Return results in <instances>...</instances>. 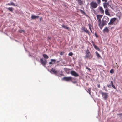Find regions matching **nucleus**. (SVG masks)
<instances>
[{
  "label": "nucleus",
  "instance_id": "nucleus-14",
  "mask_svg": "<svg viewBox=\"0 0 122 122\" xmlns=\"http://www.w3.org/2000/svg\"><path fill=\"white\" fill-rule=\"evenodd\" d=\"M99 9L101 14H103L104 13V11L102 8V7H100Z\"/></svg>",
  "mask_w": 122,
  "mask_h": 122
},
{
  "label": "nucleus",
  "instance_id": "nucleus-36",
  "mask_svg": "<svg viewBox=\"0 0 122 122\" xmlns=\"http://www.w3.org/2000/svg\"><path fill=\"white\" fill-rule=\"evenodd\" d=\"M95 35L96 37H98V36L96 33H95Z\"/></svg>",
  "mask_w": 122,
  "mask_h": 122
},
{
  "label": "nucleus",
  "instance_id": "nucleus-2",
  "mask_svg": "<svg viewBox=\"0 0 122 122\" xmlns=\"http://www.w3.org/2000/svg\"><path fill=\"white\" fill-rule=\"evenodd\" d=\"M86 55L85 58H88L89 59H91L93 57V56L91 54L89 50L87 49L86 51Z\"/></svg>",
  "mask_w": 122,
  "mask_h": 122
},
{
  "label": "nucleus",
  "instance_id": "nucleus-6",
  "mask_svg": "<svg viewBox=\"0 0 122 122\" xmlns=\"http://www.w3.org/2000/svg\"><path fill=\"white\" fill-rule=\"evenodd\" d=\"M117 19V18H116L111 19L110 22L108 23V25H113L114 22Z\"/></svg>",
  "mask_w": 122,
  "mask_h": 122
},
{
  "label": "nucleus",
  "instance_id": "nucleus-33",
  "mask_svg": "<svg viewBox=\"0 0 122 122\" xmlns=\"http://www.w3.org/2000/svg\"><path fill=\"white\" fill-rule=\"evenodd\" d=\"M64 52H60V54L61 55H62L64 54Z\"/></svg>",
  "mask_w": 122,
  "mask_h": 122
},
{
  "label": "nucleus",
  "instance_id": "nucleus-13",
  "mask_svg": "<svg viewBox=\"0 0 122 122\" xmlns=\"http://www.w3.org/2000/svg\"><path fill=\"white\" fill-rule=\"evenodd\" d=\"M79 5H82L83 3V1L82 0H76Z\"/></svg>",
  "mask_w": 122,
  "mask_h": 122
},
{
  "label": "nucleus",
  "instance_id": "nucleus-31",
  "mask_svg": "<svg viewBox=\"0 0 122 122\" xmlns=\"http://www.w3.org/2000/svg\"><path fill=\"white\" fill-rule=\"evenodd\" d=\"M103 2H107V1L108 0H102Z\"/></svg>",
  "mask_w": 122,
  "mask_h": 122
},
{
  "label": "nucleus",
  "instance_id": "nucleus-18",
  "mask_svg": "<svg viewBox=\"0 0 122 122\" xmlns=\"http://www.w3.org/2000/svg\"><path fill=\"white\" fill-rule=\"evenodd\" d=\"M51 72H53L54 74H56L57 73L56 71L53 68H52L51 69Z\"/></svg>",
  "mask_w": 122,
  "mask_h": 122
},
{
  "label": "nucleus",
  "instance_id": "nucleus-7",
  "mask_svg": "<svg viewBox=\"0 0 122 122\" xmlns=\"http://www.w3.org/2000/svg\"><path fill=\"white\" fill-rule=\"evenodd\" d=\"M40 60L41 62V64L43 66H45L46 65L47 62L46 60H44L43 58H41L40 59Z\"/></svg>",
  "mask_w": 122,
  "mask_h": 122
},
{
  "label": "nucleus",
  "instance_id": "nucleus-30",
  "mask_svg": "<svg viewBox=\"0 0 122 122\" xmlns=\"http://www.w3.org/2000/svg\"><path fill=\"white\" fill-rule=\"evenodd\" d=\"M117 115L119 116L120 117L122 116V113L120 114H117Z\"/></svg>",
  "mask_w": 122,
  "mask_h": 122
},
{
  "label": "nucleus",
  "instance_id": "nucleus-39",
  "mask_svg": "<svg viewBox=\"0 0 122 122\" xmlns=\"http://www.w3.org/2000/svg\"><path fill=\"white\" fill-rule=\"evenodd\" d=\"M97 86L99 88H100V84H98L97 85Z\"/></svg>",
  "mask_w": 122,
  "mask_h": 122
},
{
  "label": "nucleus",
  "instance_id": "nucleus-3",
  "mask_svg": "<svg viewBox=\"0 0 122 122\" xmlns=\"http://www.w3.org/2000/svg\"><path fill=\"white\" fill-rule=\"evenodd\" d=\"M90 8L93 10L97 7L98 5L97 3L96 2L92 1L90 3Z\"/></svg>",
  "mask_w": 122,
  "mask_h": 122
},
{
  "label": "nucleus",
  "instance_id": "nucleus-37",
  "mask_svg": "<svg viewBox=\"0 0 122 122\" xmlns=\"http://www.w3.org/2000/svg\"><path fill=\"white\" fill-rule=\"evenodd\" d=\"M111 85H107V86L108 87H110L111 86Z\"/></svg>",
  "mask_w": 122,
  "mask_h": 122
},
{
  "label": "nucleus",
  "instance_id": "nucleus-5",
  "mask_svg": "<svg viewBox=\"0 0 122 122\" xmlns=\"http://www.w3.org/2000/svg\"><path fill=\"white\" fill-rule=\"evenodd\" d=\"M101 94L102 95L103 98L104 99L106 100L108 98V93H104L102 92H101Z\"/></svg>",
  "mask_w": 122,
  "mask_h": 122
},
{
  "label": "nucleus",
  "instance_id": "nucleus-42",
  "mask_svg": "<svg viewBox=\"0 0 122 122\" xmlns=\"http://www.w3.org/2000/svg\"><path fill=\"white\" fill-rule=\"evenodd\" d=\"M90 30V31H91V32L92 33H93V32H92V29H91V30Z\"/></svg>",
  "mask_w": 122,
  "mask_h": 122
},
{
  "label": "nucleus",
  "instance_id": "nucleus-15",
  "mask_svg": "<svg viewBox=\"0 0 122 122\" xmlns=\"http://www.w3.org/2000/svg\"><path fill=\"white\" fill-rule=\"evenodd\" d=\"M6 5H12L13 6H15V4L13 3V2H11L10 3H8L6 4Z\"/></svg>",
  "mask_w": 122,
  "mask_h": 122
},
{
  "label": "nucleus",
  "instance_id": "nucleus-43",
  "mask_svg": "<svg viewBox=\"0 0 122 122\" xmlns=\"http://www.w3.org/2000/svg\"><path fill=\"white\" fill-rule=\"evenodd\" d=\"M60 75L61 76H63V74H60Z\"/></svg>",
  "mask_w": 122,
  "mask_h": 122
},
{
  "label": "nucleus",
  "instance_id": "nucleus-28",
  "mask_svg": "<svg viewBox=\"0 0 122 122\" xmlns=\"http://www.w3.org/2000/svg\"><path fill=\"white\" fill-rule=\"evenodd\" d=\"M97 3L98 4H99L101 3V0H96Z\"/></svg>",
  "mask_w": 122,
  "mask_h": 122
},
{
  "label": "nucleus",
  "instance_id": "nucleus-29",
  "mask_svg": "<svg viewBox=\"0 0 122 122\" xmlns=\"http://www.w3.org/2000/svg\"><path fill=\"white\" fill-rule=\"evenodd\" d=\"M73 54L72 52H71L69 53L68 54V55L70 56H71L73 55Z\"/></svg>",
  "mask_w": 122,
  "mask_h": 122
},
{
  "label": "nucleus",
  "instance_id": "nucleus-8",
  "mask_svg": "<svg viewBox=\"0 0 122 122\" xmlns=\"http://www.w3.org/2000/svg\"><path fill=\"white\" fill-rule=\"evenodd\" d=\"M71 74L75 77H78L79 76V74L76 73L74 71H71Z\"/></svg>",
  "mask_w": 122,
  "mask_h": 122
},
{
  "label": "nucleus",
  "instance_id": "nucleus-17",
  "mask_svg": "<svg viewBox=\"0 0 122 122\" xmlns=\"http://www.w3.org/2000/svg\"><path fill=\"white\" fill-rule=\"evenodd\" d=\"M39 17V16H36L33 15H32L31 16V18L32 19H34L37 18Z\"/></svg>",
  "mask_w": 122,
  "mask_h": 122
},
{
  "label": "nucleus",
  "instance_id": "nucleus-41",
  "mask_svg": "<svg viewBox=\"0 0 122 122\" xmlns=\"http://www.w3.org/2000/svg\"><path fill=\"white\" fill-rule=\"evenodd\" d=\"M92 28V27H89V29L90 30L92 29H91Z\"/></svg>",
  "mask_w": 122,
  "mask_h": 122
},
{
  "label": "nucleus",
  "instance_id": "nucleus-4",
  "mask_svg": "<svg viewBox=\"0 0 122 122\" xmlns=\"http://www.w3.org/2000/svg\"><path fill=\"white\" fill-rule=\"evenodd\" d=\"M72 78L71 77H63L62 80L67 81H72Z\"/></svg>",
  "mask_w": 122,
  "mask_h": 122
},
{
  "label": "nucleus",
  "instance_id": "nucleus-12",
  "mask_svg": "<svg viewBox=\"0 0 122 122\" xmlns=\"http://www.w3.org/2000/svg\"><path fill=\"white\" fill-rule=\"evenodd\" d=\"M51 61L49 62V64H54L56 60L54 59H51Z\"/></svg>",
  "mask_w": 122,
  "mask_h": 122
},
{
  "label": "nucleus",
  "instance_id": "nucleus-38",
  "mask_svg": "<svg viewBox=\"0 0 122 122\" xmlns=\"http://www.w3.org/2000/svg\"><path fill=\"white\" fill-rule=\"evenodd\" d=\"M86 69H87L89 70V71L91 70L90 68H89L88 67H86Z\"/></svg>",
  "mask_w": 122,
  "mask_h": 122
},
{
  "label": "nucleus",
  "instance_id": "nucleus-32",
  "mask_svg": "<svg viewBox=\"0 0 122 122\" xmlns=\"http://www.w3.org/2000/svg\"><path fill=\"white\" fill-rule=\"evenodd\" d=\"M88 25L89 27V26L90 27H92V26L91 24H88Z\"/></svg>",
  "mask_w": 122,
  "mask_h": 122
},
{
  "label": "nucleus",
  "instance_id": "nucleus-11",
  "mask_svg": "<svg viewBox=\"0 0 122 122\" xmlns=\"http://www.w3.org/2000/svg\"><path fill=\"white\" fill-rule=\"evenodd\" d=\"M92 43L94 48L96 50H97L99 51H100L101 50L92 41Z\"/></svg>",
  "mask_w": 122,
  "mask_h": 122
},
{
  "label": "nucleus",
  "instance_id": "nucleus-34",
  "mask_svg": "<svg viewBox=\"0 0 122 122\" xmlns=\"http://www.w3.org/2000/svg\"><path fill=\"white\" fill-rule=\"evenodd\" d=\"M80 12H81L82 13H85V12L84 11H83V10H80Z\"/></svg>",
  "mask_w": 122,
  "mask_h": 122
},
{
  "label": "nucleus",
  "instance_id": "nucleus-40",
  "mask_svg": "<svg viewBox=\"0 0 122 122\" xmlns=\"http://www.w3.org/2000/svg\"><path fill=\"white\" fill-rule=\"evenodd\" d=\"M42 17H41L40 19V21H41V20H42Z\"/></svg>",
  "mask_w": 122,
  "mask_h": 122
},
{
  "label": "nucleus",
  "instance_id": "nucleus-9",
  "mask_svg": "<svg viewBox=\"0 0 122 122\" xmlns=\"http://www.w3.org/2000/svg\"><path fill=\"white\" fill-rule=\"evenodd\" d=\"M81 30L82 31L85 32L88 34H89V32L86 28L84 26H82L81 28Z\"/></svg>",
  "mask_w": 122,
  "mask_h": 122
},
{
  "label": "nucleus",
  "instance_id": "nucleus-1",
  "mask_svg": "<svg viewBox=\"0 0 122 122\" xmlns=\"http://www.w3.org/2000/svg\"><path fill=\"white\" fill-rule=\"evenodd\" d=\"M109 18L107 17H103L102 20V22L101 21L99 23V25L100 28L101 29L105 25H107L109 21Z\"/></svg>",
  "mask_w": 122,
  "mask_h": 122
},
{
  "label": "nucleus",
  "instance_id": "nucleus-21",
  "mask_svg": "<svg viewBox=\"0 0 122 122\" xmlns=\"http://www.w3.org/2000/svg\"><path fill=\"white\" fill-rule=\"evenodd\" d=\"M109 4L106 2H105L104 4V8L107 7V5H109Z\"/></svg>",
  "mask_w": 122,
  "mask_h": 122
},
{
  "label": "nucleus",
  "instance_id": "nucleus-27",
  "mask_svg": "<svg viewBox=\"0 0 122 122\" xmlns=\"http://www.w3.org/2000/svg\"><path fill=\"white\" fill-rule=\"evenodd\" d=\"M114 72V70L113 69H112L110 71V72L111 73H113Z\"/></svg>",
  "mask_w": 122,
  "mask_h": 122
},
{
  "label": "nucleus",
  "instance_id": "nucleus-19",
  "mask_svg": "<svg viewBox=\"0 0 122 122\" xmlns=\"http://www.w3.org/2000/svg\"><path fill=\"white\" fill-rule=\"evenodd\" d=\"M103 31L104 32H108L109 31V29L107 27H105L103 30Z\"/></svg>",
  "mask_w": 122,
  "mask_h": 122
},
{
  "label": "nucleus",
  "instance_id": "nucleus-25",
  "mask_svg": "<svg viewBox=\"0 0 122 122\" xmlns=\"http://www.w3.org/2000/svg\"><path fill=\"white\" fill-rule=\"evenodd\" d=\"M87 92L89 93V94L90 95H91V89L90 88H88L87 90Z\"/></svg>",
  "mask_w": 122,
  "mask_h": 122
},
{
  "label": "nucleus",
  "instance_id": "nucleus-22",
  "mask_svg": "<svg viewBox=\"0 0 122 122\" xmlns=\"http://www.w3.org/2000/svg\"><path fill=\"white\" fill-rule=\"evenodd\" d=\"M8 10L12 12L14 9L12 7H10L8 8Z\"/></svg>",
  "mask_w": 122,
  "mask_h": 122
},
{
  "label": "nucleus",
  "instance_id": "nucleus-35",
  "mask_svg": "<svg viewBox=\"0 0 122 122\" xmlns=\"http://www.w3.org/2000/svg\"><path fill=\"white\" fill-rule=\"evenodd\" d=\"M19 32L20 33H22L23 32H24V31L23 30H20Z\"/></svg>",
  "mask_w": 122,
  "mask_h": 122
},
{
  "label": "nucleus",
  "instance_id": "nucleus-24",
  "mask_svg": "<svg viewBox=\"0 0 122 122\" xmlns=\"http://www.w3.org/2000/svg\"><path fill=\"white\" fill-rule=\"evenodd\" d=\"M111 84L112 87L114 89H116L115 87L113 84V82L112 81H111Z\"/></svg>",
  "mask_w": 122,
  "mask_h": 122
},
{
  "label": "nucleus",
  "instance_id": "nucleus-10",
  "mask_svg": "<svg viewBox=\"0 0 122 122\" xmlns=\"http://www.w3.org/2000/svg\"><path fill=\"white\" fill-rule=\"evenodd\" d=\"M103 16L102 15H97V19L98 20V22L100 23L101 21V19Z\"/></svg>",
  "mask_w": 122,
  "mask_h": 122
},
{
  "label": "nucleus",
  "instance_id": "nucleus-20",
  "mask_svg": "<svg viewBox=\"0 0 122 122\" xmlns=\"http://www.w3.org/2000/svg\"><path fill=\"white\" fill-rule=\"evenodd\" d=\"M95 53L96 54V56L98 58H100L101 56L96 51L95 52Z\"/></svg>",
  "mask_w": 122,
  "mask_h": 122
},
{
  "label": "nucleus",
  "instance_id": "nucleus-26",
  "mask_svg": "<svg viewBox=\"0 0 122 122\" xmlns=\"http://www.w3.org/2000/svg\"><path fill=\"white\" fill-rule=\"evenodd\" d=\"M62 27L65 28L66 29H69V28L68 27H67L66 26H65L64 25H62Z\"/></svg>",
  "mask_w": 122,
  "mask_h": 122
},
{
  "label": "nucleus",
  "instance_id": "nucleus-23",
  "mask_svg": "<svg viewBox=\"0 0 122 122\" xmlns=\"http://www.w3.org/2000/svg\"><path fill=\"white\" fill-rule=\"evenodd\" d=\"M43 57L46 59H48L49 58L48 56L46 54H43Z\"/></svg>",
  "mask_w": 122,
  "mask_h": 122
},
{
  "label": "nucleus",
  "instance_id": "nucleus-16",
  "mask_svg": "<svg viewBox=\"0 0 122 122\" xmlns=\"http://www.w3.org/2000/svg\"><path fill=\"white\" fill-rule=\"evenodd\" d=\"M105 13L106 15L109 16H110L109 13L108 12V10L107 9H106L105 10Z\"/></svg>",
  "mask_w": 122,
  "mask_h": 122
}]
</instances>
